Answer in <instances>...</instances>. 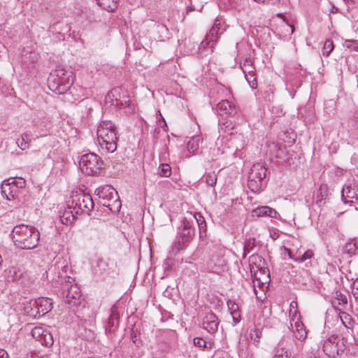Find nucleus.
I'll return each instance as SVG.
<instances>
[{
	"mask_svg": "<svg viewBox=\"0 0 358 358\" xmlns=\"http://www.w3.org/2000/svg\"><path fill=\"white\" fill-rule=\"evenodd\" d=\"M200 137L194 136L187 143V149L190 153L194 154L199 148Z\"/></svg>",
	"mask_w": 358,
	"mask_h": 358,
	"instance_id": "nucleus-31",
	"label": "nucleus"
},
{
	"mask_svg": "<svg viewBox=\"0 0 358 358\" xmlns=\"http://www.w3.org/2000/svg\"><path fill=\"white\" fill-rule=\"evenodd\" d=\"M195 236V229L191 217H184L178 227L176 241L173 243L172 250L177 252L185 249Z\"/></svg>",
	"mask_w": 358,
	"mask_h": 358,
	"instance_id": "nucleus-5",
	"label": "nucleus"
},
{
	"mask_svg": "<svg viewBox=\"0 0 358 358\" xmlns=\"http://www.w3.org/2000/svg\"><path fill=\"white\" fill-rule=\"evenodd\" d=\"M329 194V189L327 185L321 184L318 188L317 192V198H320L317 200V203L320 206L324 203V200L327 198Z\"/></svg>",
	"mask_w": 358,
	"mask_h": 358,
	"instance_id": "nucleus-28",
	"label": "nucleus"
},
{
	"mask_svg": "<svg viewBox=\"0 0 358 358\" xmlns=\"http://www.w3.org/2000/svg\"><path fill=\"white\" fill-rule=\"evenodd\" d=\"M253 215L258 217H276L278 214L277 211L268 206H263L256 208L252 210Z\"/></svg>",
	"mask_w": 358,
	"mask_h": 358,
	"instance_id": "nucleus-21",
	"label": "nucleus"
},
{
	"mask_svg": "<svg viewBox=\"0 0 358 358\" xmlns=\"http://www.w3.org/2000/svg\"><path fill=\"white\" fill-rule=\"evenodd\" d=\"M314 253L311 250H307L303 252V255L299 254L297 257H296V258L294 259V261L296 262H303L307 259H311Z\"/></svg>",
	"mask_w": 358,
	"mask_h": 358,
	"instance_id": "nucleus-38",
	"label": "nucleus"
},
{
	"mask_svg": "<svg viewBox=\"0 0 358 358\" xmlns=\"http://www.w3.org/2000/svg\"><path fill=\"white\" fill-rule=\"evenodd\" d=\"M25 311L27 313H30L31 315H36V309L34 306L30 305V301L28 302L27 306L24 307Z\"/></svg>",
	"mask_w": 358,
	"mask_h": 358,
	"instance_id": "nucleus-49",
	"label": "nucleus"
},
{
	"mask_svg": "<svg viewBox=\"0 0 358 358\" xmlns=\"http://www.w3.org/2000/svg\"><path fill=\"white\" fill-rule=\"evenodd\" d=\"M220 127L224 132L229 134H232L231 131L234 129V124L233 122L227 120L225 122L220 124Z\"/></svg>",
	"mask_w": 358,
	"mask_h": 358,
	"instance_id": "nucleus-46",
	"label": "nucleus"
},
{
	"mask_svg": "<svg viewBox=\"0 0 358 358\" xmlns=\"http://www.w3.org/2000/svg\"><path fill=\"white\" fill-rule=\"evenodd\" d=\"M1 262H2V258H1V256L0 255V265L1 264Z\"/></svg>",
	"mask_w": 358,
	"mask_h": 358,
	"instance_id": "nucleus-59",
	"label": "nucleus"
},
{
	"mask_svg": "<svg viewBox=\"0 0 358 358\" xmlns=\"http://www.w3.org/2000/svg\"><path fill=\"white\" fill-rule=\"evenodd\" d=\"M219 29L220 27H213L210 29L209 34L206 35L207 39L209 38V40L212 42V45H210L211 52L213 51L214 45L217 43L218 40Z\"/></svg>",
	"mask_w": 358,
	"mask_h": 358,
	"instance_id": "nucleus-30",
	"label": "nucleus"
},
{
	"mask_svg": "<svg viewBox=\"0 0 358 358\" xmlns=\"http://www.w3.org/2000/svg\"><path fill=\"white\" fill-rule=\"evenodd\" d=\"M76 215L73 208H69L67 206L64 212L59 216L60 221L64 224H71L75 221Z\"/></svg>",
	"mask_w": 358,
	"mask_h": 358,
	"instance_id": "nucleus-23",
	"label": "nucleus"
},
{
	"mask_svg": "<svg viewBox=\"0 0 358 358\" xmlns=\"http://www.w3.org/2000/svg\"><path fill=\"white\" fill-rule=\"evenodd\" d=\"M240 66L244 75L255 71L253 62L250 58H245L240 62Z\"/></svg>",
	"mask_w": 358,
	"mask_h": 358,
	"instance_id": "nucleus-29",
	"label": "nucleus"
},
{
	"mask_svg": "<svg viewBox=\"0 0 358 358\" xmlns=\"http://www.w3.org/2000/svg\"><path fill=\"white\" fill-rule=\"evenodd\" d=\"M98 6L109 12L114 11L117 8V0H95Z\"/></svg>",
	"mask_w": 358,
	"mask_h": 358,
	"instance_id": "nucleus-27",
	"label": "nucleus"
},
{
	"mask_svg": "<svg viewBox=\"0 0 358 358\" xmlns=\"http://www.w3.org/2000/svg\"><path fill=\"white\" fill-rule=\"evenodd\" d=\"M8 180L10 182L15 184V185L20 189V191L25 187L26 181L21 177L10 178Z\"/></svg>",
	"mask_w": 358,
	"mask_h": 358,
	"instance_id": "nucleus-41",
	"label": "nucleus"
},
{
	"mask_svg": "<svg viewBox=\"0 0 358 358\" xmlns=\"http://www.w3.org/2000/svg\"><path fill=\"white\" fill-rule=\"evenodd\" d=\"M343 45L347 48H352L358 51V41L357 40H345Z\"/></svg>",
	"mask_w": 358,
	"mask_h": 358,
	"instance_id": "nucleus-48",
	"label": "nucleus"
},
{
	"mask_svg": "<svg viewBox=\"0 0 358 358\" xmlns=\"http://www.w3.org/2000/svg\"><path fill=\"white\" fill-rule=\"evenodd\" d=\"M119 317L120 315L117 308L115 306H113L111 308V313L108 318V327L106 328V331H108L110 333H113L115 331L119 324Z\"/></svg>",
	"mask_w": 358,
	"mask_h": 358,
	"instance_id": "nucleus-20",
	"label": "nucleus"
},
{
	"mask_svg": "<svg viewBox=\"0 0 358 358\" xmlns=\"http://www.w3.org/2000/svg\"><path fill=\"white\" fill-rule=\"evenodd\" d=\"M127 94V91L121 87H114L108 92L106 96V102L110 103L111 106L115 105V102H119L124 96Z\"/></svg>",
	"mask_w": 358,
	"mask_h": 358,
	"instance_id": "nucleus-17",
	"label": "nucleus"
},
{
	"mask_svg": "<svg viewBox=\"0 0 358 358\" xmlns=\"http://www.w3.org/2000/svg\"><path fill=\"white\" fill-rule=\"evenodd\" d=\"M256 245L257 241L255 238H249L247 240L243 248L244 257H245L248 253H250L251 251H252Z\"/></svg>",
	"mask_w": 358,
	"mask_h": 358,
	"instance_id": "nucleus-35",
	"label": "nucleus"
},
{
	"mask_svg": "<svg viewBox=\"0 0 358 358\" xmlns=\"http://www.w3.org/2000/svg\"><path fill=\"white\" fill-rule=\"evenodd\" d=\"M103 164V162L100 157L92 152L82 155L79 162L82 171L89 176L99 173L102 169Z\"/></svg>",
	"mask_w": 358,
	"mask_h": 358,
	"instance_id": "nucleus-8",
	"label": "nucleus"
},
{
	"mask_svg": "<svg viewBox=\"0 0 358 358\" xmlns=\"http://www.w3.org/2000/svg\"><path fill=\"white\" fill-rule=\"evenodd\" d=\"M322 349L327 356L335 358L344 352L345 345L343 338L332 335L324 341Z\"/></svg>",
	"mask_w": 358,
	"mask_h": 358,
	"instance_id": "nucleus-9",
	"label": "nucleus"
},
{
	"mask_svg": "<svg viewBox=\"0 0 358 358\" xmlns=\"http://www.w3.org/2000/svg\"><path fill=\"white\" fill-rule=\"evenodd\" d=\"M217 90L218 92H221L224 94L225 99L220 101L217 104V111L220 115H234L236 113L237 110L234 103L229 100L231 97V92L229 89L224 86H220Z\"/></svg>",
	"mask_w": 358,
	"mask_h": 358,
	"instance_id": "nucleus-10",
	"label": "nucleus"
},
{
	"mask_svg": "<svg viewBox=\"0 0 358 358\" xmlns=\"http://www.w3.org/2000/svg\"><path fill=\"white\" fill-rule=\"evenodd\" d=\"M295 309H297V303L294 301H292L290 303L289 314L291 315L292 311Z\"/></svg>",
	"mask_w": 358,
	"mask_h": 358,
	"instance_id": "nucleus-55",
	"label": "nucleus"
},
{
	"mask_svg": "<svg viewBox=\"0 0 358 358\" xmlns=\"http://www.w3.org/2000/svg\"><path fill=\"white\" fill-rule=\"evenodd\" d=\"M220 321L217 315L210 312L203 319L202 326L208 333L213 334L217 331Z\"/></svg>",
	"mask_w": 358,
	"mask_h": 358,
	"instance_id": "nucleus-15",
	"label": "nucleus"
},
{
	"mask_svg": "<svg viewBox=\"0 0 358 358\" xmlns=\"http://www.w3.org/2000/svg\"><path fill=\"white\" fill-rule=\"evenodd\" d=\"M193 343L195 346L202 349L211 348V345L210 344L209 346H208L207 343L201 338H194L193 340Z\"/></svg>",
	"mask_w": 358,
	"mask_h": 358,
	"instance_id": "nucleus-47",
	"label": "nucleus"
},
{
	"mask_svg": "<svg viewBox=\"0 0 358 358\" xmlns=\"http://www.w3.org/2000/svg\"><path fill=\"white\" fill-rule=\"evenodd\" d=\"M97 267L103 275H109L114 272L113 270L109 267L108 262L102 259L98 262Z\"/></svg>",
	"mask_w": 358,
	"mask_h": 358,
	"instance_id": "nucleus-32",
	"label": "nucleus"
},
{
	"mask_svg": "<svg viewBox=\"0 0 358 358\" xmlns=\"http://www.w3.org/2000/svg\"><path fill=\"white\" fill-rule=\"evenodd\" d=\"M43 345L49 347L51 346L53 343V337L51 333L48 331V329L45 331V333H44L42 338L39 341Z\"/></svg>",
	"mask_w": 358,
	"mask_h": 358,
	"instance_id": "nucleus-37",
	"label": "nucleus"
},
{
	"mask_svg": "<svg viewBox=\"0 0 358 358\" xmlns=\"http://www.w3.org/2000/svg\"><path fill=\"white\" fill-rule=\"evenodd\" d=\"M189 215L194 220H196L199 229V236L200 238H201L203 236V233H205L207 229L206 222L204 217L200 213H194V214L190 213Z\"/></svg>",
	"mask_w": 358,
	"mask_h": 358,
	"instance_id": "nucleus-25",
	"label": "nucleus"
},
{
	"mask_svg": "<svg viewBox=\"0 0 358 358\" xmlns=\"http://www.w3.org/2000/svg\"><path fill=\"white\" fill-rule=\"evenodd\" d=\"M285 28L287 32H289V34H292L294 31V27L290 24H286Z\"/></svg>",
	"mask_w": 358,
	"mask_h": 358,
	"instance_id": "nucleus-53",
	"label": "nucleus"
},
{
	"mask_svg": "<svg viewBox=\"0 0 358 358\" xmlns=\"http://www.w3.org/2000/svg\"><path fill=\"white\" fill-rule=\"evenodd\" d=\"M117 194V191L110 185L99 187L95 190V194L100 199L101 204L103 201H110L113 198L116 197Z\"/></svg>",
	"mask_w": 358,
	"mask_h": 358,
	"instance_id": "nucleus-16",
	"label": "nucleus"
},
{
	"mask_svg": "<svg viewBox=\"0 0 358 358\" xmlns=\"http://www.w3.org/2000/svg\"><path fill=\"white\" fill-rule=\"evenodd\" d=\"M31 139H32L31 133L30 131H26L22 134L21 138H18L17 140L16 143H17L18 147L21 150H24L29 148V143H30Z\"/></svg>",
	"mask_w": 358,
	"mask_h": 358,
	"instance_id": "nucleus-26",
	"label": "nucleus"
},
{
	"mask_svg": "<svg viewBox=\"0 0 358 358\" xmlns=\"http://www.w3.org/2000/svg\"><path fill=\"white\" fill-rule=\"evenodd\" d=\"M159 174L162 177H169L171 174V168L168 164H162L159 168Z\"/></svg>",
	"mask_w": 358,
	"mask_h": 358,
	"instance_id": "nucleus-40",
	"label": "nucleus"
},
{
	"mask_svg": "<svg viewBox=\"0 0 358 358\" xmlns=\"http://www.w3.org/2000/svg\"><path fill=\"white\" fill-rule=\"evenodd\" d=\"M46 330L47 329L43 327H36L32 329L31 335L36 340L40 341Z\"/></svg>",
	"mask_w": 358,
	"mask_h": 358,
	"instance_id": "nucleus-36",
	"label": "nucleus"
},
{
	"mask_svg": "<svg viewBox=\"0 0 358 358\" xmlns=\"http://www.w3.org/2000/svg\"><path fill=\"white\" fill-rule=\"evenodd\" d=\"M245 80L252 89H255L257 86V80L255 71L244 75Z\"/></svg>",
	"mask_w": 358,
	"mask_h": 358,
	"instance_id": "nucleus-39",
	"label": "nucleus"
},
{
	"mask_svg": "<svg viewBox=\"0 0 358 358\" xmlns=\"http://www.w3.org/2000/svg\"><path fill=\"white\" fill-rule=\"evenodd\" d=\"M210 43H212L209 38L207 39V38H206V40L203 41L200 45H199V49H205L206 48V47L209 45Z\"/></svg>",
	"mask_w": 358,
	"mask_h": 358,
	"instance_id": "nucleus-52",
	"label": "nucleus"
},
{
	"mask_svg": "<svg viewBox=\"0 0 358 358\" xmlns=\"http://www.w3.org/2000/svg\"><path fill=\"white\" fill-rule=\"evenodd\" d=\"M294 345H296V343L294 339L283 336L275 348L272 358H291Z\"/></svg>",
	"mask_w": 358,
	"mask_h": 358,
	"instance_id": "nucleus-11",
	"label": "nucleus"
},
{
	"mask_svg": "<svg viewBox=\"0 0 358 358\" xmlns=\"http://www.w3.org/2000/svg\"><path fill=\"white\" fill-rule=\"evenodd\" d=\"M131 103V99L129 96L127 94L124 96L123 99H121L119 102H115V106L119 108H123L125 107H129Z\"/></svg>",
	"mask_w": 358,
	"mask_h": 358,
	"instance_id": "nucleus-45",
	"label": "nucleus"
},
{
	"mask_svg": "<svg viewBox=\"0 0 358 358\" xmlns=\"http://www.w3.org/2000/svg\"><path fill=\"white\" fill-rule=\"evenodd\" d=\"M0 358H8V352L3 349H0Z\"/></svg>",
	"mask_w": 358,
	"mask_h": 358,
	"instance_id": "nucleus-54",
	"label": "nucleus"
},
{
	"mask_svg": "<svg viewBox=\"0 0 358 358\" xmlns=\"http://www.w3.org/2000/svg\"><path fill=\"white\" fill-rule=\"evenodd\" d=\"M206 182L208 185L213 187L217 182V174L215 172H210L205 176Z\"/></svg>",
	"mask_w": 358,
	"mask_h": 358,
	"instance_id": "nucleus-43",
	"label": "nucleus"
},
{
	"mask_svg": "<svg viewBox=\"0 0 358 358\" xmlns=\"http://www.w3.org/2000/svg\"><path fill=\"white\" fill-rule=\"evenodd\" d=\"M68 206L73 208L76 215L89 213L94 208V203L91 194L82 189L73 191L68 201Z\"/></svg>",
	"mask_w": 358,
	"mask_h": 358,
	"instance_id": "nucleus-4",
	"label": "nucleus"
},
{
	"mask_svg": "<svg viewBox=\"0 0 358 358\" xmlns=\"http://www.w3.org/2000/svg\"><path fill=\"white\" fill-rule=\"evenodd\" d=\"M313 358H316V357H313Z\"/></svg>",
	"mask_w": 358,
	"mask_h": 358,
	"instance_id": "nucleus-61",
	"label": "nucleus"
},
{
	"mask_svg": "<svg viewBox=\"0 0 358 358\" xmlns=\"http://www.w3.org/2000/svg\"><path fill=\"white\" fill-rule=\"evenodd\" d=\"M227 304L230 314L232 316L234 324H237L241 319L238 305L232 300H229Z\"/></svg>",
	"mask_w": 358,
	"mask_h": 358,
	"instance_id": "nucleus-22",
	"label": "nucleus"
},
{
	"mask_svg": "<svg viewBox=\"0 0 358 358\" xmlns=\"http://www.w3.org/2000/svg\"><path fill=\"white\" fill-rule=\"evenodd\" d=\"M352 294L355 298H358V278L353 282Z\"/></svg>",
	"mask_w": 358,
	"mask_h": 358,
	"instance_id": "nucleus-50",
	"label": "nucleus"
},
{
	"mask_svg": "<svg viewBox=\"0 0 358 358\" xmlns=\"http://www.w3.org/2000/svg\"><path fill=\"white\" fill-rule=\"evenodd\" d=\"M254 289V292H255V294H257V289H256V288H255V287H254V289Z\"/></svg>",
	"mask_w": 358,
	"mask_h": 358,
	"instance_id": "nucleus-60",
	"label": "nucleus"
},
{
	"mask_svg": "<svg viewBox=\"0 0 358 358\" xmlns=\"http://www.w3.org/2000/svg\"><path fill=\"white\" fill-rule=\"evenodd\" d=\"M30 305L34 306L36 314L45 315L52 309V301L49 298L41 297L34 301H30Z\"/></svg>",
	"mask_w": 358,
	"mask_h": 358,
	"instance_id": "nucleus-13",
	"label": "nucleus"
},
{
	"mask_svg": "<svg viewBox=\"0 0 358 358\" xmlns=\"http://www.w3.org/2000/svg\"><path fill=\"white\" fill-rule=\"evenodd\" d=\"M217 20H216V21L215 22L214 25H213V27H219V26H220V23H217Z\"/></svg>",
	"mask_w": 358,
	"mask_h": 358,
	"instance_id": "nucleus-58",
	"label": "nucleus"
},
{
	"mask_svg": "<svg viewBox=\"0 0 358 358\" xmlns=\"http://www.w3.org/2000/svg\"><path fill=\"white\" fill-rule=\"evenodd\" d=\"M334 43L331 40H327L324 42L323 48H322V54L325 57H328L331 51L334 50Z\"/></svg>",
	"mask_w": 358,
	"mask_h": 358,
	"instance_id": "nucleus-42",
	"label": "nucleus"
},
{
	"mask_svg": "<svg viewBox=\"0 0 358 358\" xmlns=\"http://www.w3.org/2000/svg\"><path fill=\"white\" fill-rule=\"evenodd\" d=\"M336 301H338V304H346L348 302L347 297L345 295L343 294L341 292L336 291L335 292V299L333 301V303H336Z\"/></svg>",
	"mask_w": 358,
	"mask_h": 358,
	"instance_id": "nucleus-44",
	"label": "nucleus"
},
{
	"mask_svg": "<svg viewBox=\"0 0 358 358\" xmlns=\"http://www.w3.org/2000/svg\"><path fill=\"white\" fill-rule=\"evenodd\" d=\"M62 294L71 308H77L80 304L81 293L78 285L74 283L73 278L65 277V281L62 287Z\"/></svg>",
	"mask_w": 358,
	"mask_h": 358,
	"instance_id": "nucleus-7",
	"label": "nucleus"
},
{
	"mask_svg": "<svg viewBox=\"0 0 358 358\" xmlns=\"http://www.w3.org/2000/svg\"><path fill=\"white\" fill-rule=\"evenodd\" d=\"M102 205L107 207L112 213L115 214L117 213L121 208V201L117 194L116 197L113 198L110 201H103Z\"/></svg>",
	"mask_w": 358,
	"mask_h": 358,
	"instance_id": "nucleus-24",
	"label": "nucleus"
},
{
	"mask_svg": "<svg viewBox=\"0 0 358 358\" xmlns=\"http://www.w3.org/2000/svg\"><path fill=\"white\" fill-rule=\"evenodd\" d=\"M291 327L294 336L296 339L300 341H303L306 338L307 332L306 331L304 324L301 322L300 318L297 319L294 323V327L291 323Z\"/></svg>",
	"mask_w": 358,
	"mask_h": 358,
	"instance_id": "nucleus-19",
	"label": "nucleus"
},
{
	"mask_svg": "<svg viewBox=\"0 0 358 358\" xmlns=\"http://www.w3.org/2000/svg\"><path fill=\"white\" fill-rule=\"evenodd\" d=\"M10 236L17 247L22 250H31L37 246L40 234L34 227L19 224L13 229Z\"/></svg>",
	"mask_w": 358,
	"mask_h": 358,
	"instance_id": "nucleus-1",
	"label": "nucleus"
},
{
	"mask_svg": "<svg viewBox=\"0 0 358 358\" xmlns=\"http://www.w3.org/2000/svg\"><path fill=\"white\" fill-rule=\"evenodd\" d=\"M285 250H286L287 251V252H288V256H289V257L290 259H293V260H294V259H295L296 257H294L292 256V252H291L289 250L287 249V248H286Z\"/></svg>",
	"mask_w": 358,
	"mask_h": 358,
	"instance_id": "nucleus-56",
	"label": "nucleus"
},
{
	"mask_svg": "<svg viewBox=\"0 0 358 358\" xmlns=\"http://www.w3.org/2000/svg\"><path fill=\"white\" fill-rule=\"evenodd\" d=\"M98 141L103 150L113 153L117 149V136L115 124L111 122H103L97 128Z\"/></svg>",
	"mask_w": 358,
	"mask_h": 358,
	"instance_id": "nucleus-3",
	"label": "nucleus"
},
{
	"mask_svg": "<svg viewBox=\"0 0 358 358\" xmlns=\"http://www.w3.org/2000/svg\"><path fill=\"white\" fill-rule=\"evenodd\" d=\"M266 171V167L261 163L252 165L248 173V186L251 192L259 193L263 189L265 186Z\"/></svg>",
	"mask_w": 358,
	"mask_h": 358,
	"instance_id": "nucleus-6",
	"label": "nucleus"
},
{
	"mask_svg": "<svg viewBox=\"0 0 358 358\" xmlns=\"http://www.w3.org/2000/svg\"><path fill=\"white\" fill-rule=\"evenodd\" d=\"M157 27H158L159 30H162V29L167 30L166 27L163 24L158 25Z\"/></svg>",
	"mask_w": 358,
	"mask_h": 358,
	"instance_id": "nucleus-57",
	"label": "nucleus"
},
{
	"mask_svg": "<svg viewBox=\"0 0 358 358\" xmlns=\"http://www.w3.org/2000/svg\"><path fill=\"white\" fill-rule=\"evenodd\" d=\"M48 83L50 90L55 93L65 94L73 85V72L57 67L50 73Z\"/></svg>",
	"mask_w": 358,
	"mask_h": 358,
	"instance_id": "nucleus-2",
	"label": "nucleus"
},
{
	"mask_svg": "<svg viewBox=\"0 0 358 358\" xmlns=\"http://www.w3.org/2000/svg\"><path fill=\"white\" fill-rule=\"evenodd\" d=\"M249 265L251 273L257 280H260V277L257 276L258 272L260 274H266L268 272L264 259L257 254H253L249 257Z\"/></svg>",
	"mask_w": 358,
	"mask_h": 358,
	"instance_id": "nucleus-12",
	"label": "nucleus"
},
{
	"mask_svg": "<svg viewBox=\"0 0 358 358\" xmlns=\"http://www.w3.org/2000/svg\"><path fill=\"white\" fill-rule=\"evenodd\" d=\"M289 316L291 317V320L294 321L296 318H299V312L297 309H295L292 311V314H289Z\"/></svg>",
	"mask_w": 358,
	"mask_h": 358,
	"instance_id": "nucleus-51",
	"label": "nucleus"
},
{
	"mask_svg": "<svg viewBox=\"0 0 358 358\" xmlns=\"http://www.w3.org/2000/svg\"><path fill=\"white\" fill-rule=\"evenodd\" d=\"M341 199L345 203L352 206L358 201V189L352 188L350 185L345 186L341 192Z\"/></svg>",
	"mask_w": 358,
	"mask_h": 358,
	"instance_id": "nucleus-18",
	"label": "nucleus"
},
{
	"mask_svg": "<svg viewBox=\"0 0 358 358\" xmlns=\"http://www.w3.org/2000/svg\"><path fill=\"white\" fill-rule=\"evenodd\" d=\"M262 332L259 329H252L250 332V337L251 341H252L253 344L258 347L259 344V340L262 338Z\"/></svg>",
	"mask_w": 358,
	"mask_h": 358,
	"instance_id": "nucleus-33",
	"label": "nucleus"
},
{
	"mask_svg": "<svg viewBox=\"0 0 358 358\" xmlns=\"http://www.w3.org/2000/svg\"><path fill=\"white\" fill-rule=\"evenodd\" d=\"M1 189V193L5 195L8 200L18 199L21 192L20 189H19L15 184L10 182L8 179L3 181Z\"/></svg>",
	"mask_w": 358,
	"mask_h": 358,
	"instance_id": "nucleus-14",
	"label": "nucleus"
},
{
	"mask_svg": "<svg viewBox=\"0 0 358 358\" xmlns=\"http://www.w3.org/2000/svg\"><path fill=\"white\" fill-rule=\"evenodd\" d=\"M345 251L350 255L358 252V238L346 243Z\"/></svg>",
	"mask_w": 358,
	"mask_h": 358,
	"instance_id": "nucleus-34",
	"label": "nucleus"
}]
</instances>
